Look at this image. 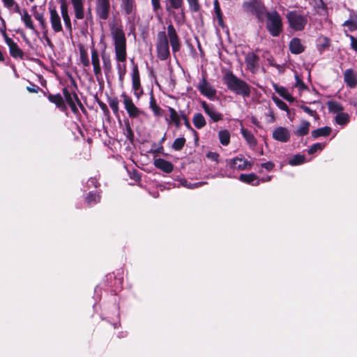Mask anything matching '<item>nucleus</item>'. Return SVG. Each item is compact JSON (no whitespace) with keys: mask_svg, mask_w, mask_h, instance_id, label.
Wrapping results in <instances>:
<instances>
[{"mask_svg":"<svg viewBox=\"0 0 357 357\" xmlns=\"http://www.w3.org/2000/svg\"><path fill=\"white\" fill-rule=\"evenodd\" d=\"M224 83L227 88L237 95L243 97H249L250 87L243 80L239 79L231 73H227L223 77Z\"/></svg>","mask_w":357,"mask_h":357,"instance_id":"1","label":"nucleus"},{"mask_svg":"<svg viewBox=\"0 0 357 357\" xmlns=\"http://www.w3.org/2000/svg\"><path fill=\"white\" fill-rule=\"evenodd\" d=\"M111 35L115 46L116 59L119 61H124L126 57V37L122 29L112 26Z\"/></svg>","mask_w":357,"mask_h":357,"instance_id":"2","label":"nucleus"},{"mask_svg":"<svg viewBox=\"0 0 357 357\" xmlns=\"http://www.w3.org/2000/svg\"><path fill=\"white\" fill-rule=\"evenodd\" d=\"M267 17L266 28L272 36H278L282 30V22L280 15L276 11L266 13Z\"/></svg>","mask_w":357,"mask_h":357,"instance_id":"3","label":"nucleus"},{"mask_svg":"<svg viewBox=\"0 0 357 357\" xmlns=\"http://www.w3.org/2000/svg\"><path fill=\"white\" fill-rule=\"evenodd\" d=\"M243 8L245 13L255 15L259 20H263L266 15L264 6L257 0L245 2Z\"/></svg>","mask_w":357,"mask_h":357,"instance_id":"4","label":"nucleus"},{"mask_svg":"<svg viewBox=\"0 0 357 357\" xmlns=\"http://www.w3.org/2000/svg\"><path fill=\"white\" fill-rule=\"evenodd\" d=\"M290 27L294 31H301L307 24L306 16L302 15L296 11H291L287 15Z\"/></svg>","mask_w":357,"mask_h":357,"instance_id":"5","label":"nucleus"},{"mask_svg":"<svg viewBox=\"0 0 357 357\" xmlns=\"http://www.w3.org/2000/svg\"><path fill=\"white\" fill-rule=\"evenodd\" d=\"M62 91L65 100L71 108V110L74 113H77L78 112L77 106L82 107V105L75 90L64 87Z\"/></svg>","mask_w":357,"mask_h":357,"instance_id":"6","label":"nucleus"},{"mask_svg":"<svg viewBox=\"0 0 357 357\" xmlns=\"http://www.w3.org/2000/svg\"><path fill=\"white\" fill-rule=\"evenodd\" d=\"M157 49L158 56L165 60L169 55V43L165 32L160 31L158 34Z\"/></svg>","mask_w":357,"mask_h":357,"instance_id":"7","label":"nucleus"},{"mask_svg":"<svg viewBox=\"0 0 357 357\" xmlns=\"http://www.w3.org/2000/svg\"><path fill=\"white\" fill-rule=\"evenodd\" d=\"M96 6L98 17L103 20L108 19L111 8L109 0H96Z\"/></svg>","mask_w":357,"mask_h":357,"instance_id":"8","label":"nucleus"},{"mask_svg":"<svg viewBox=\"0 0 357 357\" xmlns=\"http://www.w3.org/2000/svg\"><path fill=\"white\" fill-rule=\"evenodd\" d=\"M121 97L123 99V105L130 118H137L141 114V111L135 106L132 100L126 93H123Z\"/></svg>","mask_w":357,"mask_h":357,"instance_id":"9","label":"nucleus"},{"mask_svg":"<svg viewBox=\"0 0 357 357\" xmlns=\"http://www.w3.org/2000/svg\"><path fill=\"white\" fill-rule=\"evenodd\" d=\"M201 105L204 112L214 121L218 122L223 119V115L217 111L215 107L211 104L206 103L205 101L201 102Z\"/></svg>","mask_w":357,"mask_h":357,"instance_id":"10","label":"nucleus"},{"mask_svg":"<svg viewBox=\"0 0 357 357\" xmlns=\"http://www.w3.org/2000/svg\"><path fill=\"white\" fill-rule=\"evenodd\" d=\"M50 21L53 31L55 33L62 31L63 26L61 24V20L55 8H50Z\"/></svg>","mask_w":357,"mask_h":357,"instance_id":"11","label":"nucleus"},{"mask_svg":"<svg viewBox=\"0 0 357 357\" xmlns=\"http://www.w3.org/2000/svg\"><path fill=\"white\" fill-rule=\"evenodd\" d=\"M198 89L209 99H213L216 94V90L206 81L204 76L198 85Z\"/></svg>","mask_w":357,"mask_h":357,"instance_id":"12","label":"nucleus"},{"mask_svg":"<svg viewBox=\"0 0 357 357\" xmlns=\"http://www.w3.org/2000/svg\"><path fill=\"white\" fill-rule=\"evenodd\" d=\"M167 33L169 38L172 51L174 52L178 51L180 50L181 45L176 30L174 26L171 24L167 26Z\"/></svg>","mask_w":357,"mask_h":357,"instance_id":"13","label":"nucleus"},{"mask_svg":"<svg viewBox=\"0 0 357 357\" xmlns=\"http://www.w3.org/2000/svg\"><path fill=\"white\" fill-rule=\"evenodd\" d=\"M273 137L277 141L287 142L290 139V134L286 128L278 127L273 130Z\"/></svg>","mask_w":357,"mask_h":357,"instance_id":"14","label":"nucleus"},{"mask_svg":"<svg viewBox=\"0 0 357 357\" xmlns=\"http://www.w3.org/2000/svg\"><path fill=\"white\" fill-rule=\"evenodd\" d=\"M3 33H4L3 35H4L5 40H6V44L9 47L10 54L13 57L21 58L22 56L23 52L19 48L17 45L15 43H14V41L11 38H8L6 36V32L3 31Z\"/></svg>","mask_w":357,"mask_h":357,"instance_id":"15","label":"nucleus"},{"mask_svg":"<svg viewBox=\"0 0 357 357\" xmlns=\"http://www.w3.org/2000/svg\"><path fill=\"white\" fill-rule=\"evenodd\" d=\"M230 166L238 170H245L251 168L252 163L244 159L236 158L231 160Z\"/></svg>","mask_w":357,"mask_h":357,"instance_id":"16","label":"nucleus"},{"mask_svg":"<svg viewBox=\"0 0 357 357\" xmlns=\"http://www.w3.org/2000/svg\"><path fill=\"white\" fill-rule=\"evenodd\" d=\"M345 83L350 88H355L357 84V75L351 68H348L344 73Z\"/></svg>","mask_w":357,"mask_h":357,"instance_id":"17","label":"nucleus"},{"mask_svg":"<svg viewBox=\"0 0 357 357\" xmlns=\"http://www.w3.org/2000/svg\"><path fill=\"white\" fill-rule=\"evenodd\" d=\"M154 165L165 173H170L174 169L173 165L164 159L158 158L154 160Z\"/></svg>","mask_w":357,"mask_h":357,"instance_id":"18","label":"nucleus"},{"mask_svg":"<svg viewBox=\"0 0 357 357\" xmlns=\"http://www.w3.org/2000/svg\"><path fill=\"white\" fill-rule=\"evenodd\" d=\"M17 12L20 15L21 20L24 22L25 26L32 31H36L31 15L26 10L17 9Z\"/></svg>","mask_w":357,"mask_h":357,"instance_id":"19","label":"nucleus"},{"mask_svg":"<svg viewBox=\"0 0 357 357\" xmlns=\"http://www.w3.org/2000/svg\"><path fill=\"white\" fill-rule=\"evenodd\" d=\"M31 11L34 18L38 21V22L41 26V29L43 30H45L47 29V24L45 20L44 13L43 11H40L38 9L37 6H36V5L32 6Z\"/></svg>","mask_w":357,"mask_h":357,"instance_id":"20","label":"nucleus"},{"mask_svg":"<svg viewBox=\"0 0 357 357\" xmlns=\"http://www.w3.org/2000/svg\"><path fill=\"white\" fill-rule=\"evenodd\" d=\"M239 180L242 182L252 184L253 185H258L260 183V181L258 178V176L254 173L245 174H242L239 176Z\"/></svg>","mask_w":357,"mask_h":357,"instance_id":"21","label":"nucleus"},{"mask_svg":"<svg viewBox=\"0 0 357 357\" xmlns=\"http://www.w3.org/2000/svg\"><path fill=\"white\" fill-rule=\"evenodd\" d=\"M75 15L77 19L81 20L84 18V13L83 9V3L82 0H71Z\"/></svg>","mask_w":357,"mask_h":357,"instance_id":"22","label":"nucleus"},{"mask_svg":"<svg viewBox=\"0 0 357 357\" xmlns=\"http://www.w3.org/2000/svg\"><path fill=\"white\" fill-rule=\"evenodd\" d=\"M132 89L135 91V95L139 97L138 91L141 88L140 84V78H139V73L138 68H133L132 74Z\"/></svg>","mask_w":357,"mask_h":357,"instance_id":"23","label":"nucleus"},{"mask_svg":"<svg viewBox=\"0 0 357 357\" xmlns=\"http://www.w3.org/2000/svg\"><path fill=\"white\" fill-rule=\"evenodd\" d=\"M289 50L293 54H300L304 50V47L298 38H293L289 43Z\"/></svg>","mask_w":357,"mask_h":357,"instance_id":"24","label":"nucleus"},{"mask_svg":"<svg viewBox=\"0 0 357 357\" xmlns=\"http://www.w3.org/2000/svg\"><path fill=\"white\" fill-rule=\"evenodd\" d=\"M61 13L62 17L64 21V24L66 27L69 30L71 31L72 26H71V22L70 18L68 15V6L67 4L65 2H63L61 5Z\"/></svg>","mask_w":357,"mask_h":357,"instance_id":"25","label":"nucleus"},{"mask_svg":"<svg viewBox=\"0 0 357 357\" xmlns=\"http://www.w3.org/2000/svg\"><path fill=\"white\" fill-rule=\"evenodd\" d=\"M275 91L286 100L292 102L294 101V98L288 92V91L283 86H278L274 85Z\"/></svg>","mask_w":357,"mask_h":357,"instance_id":"26","label":"nucleus"},{"mask_svg":"<svg viewBox=\"0 0 357 357\" xmlns=\"http://www.w3.org/2000/svg\"><path fill=\"white\" fill-rule=\"evenodd\" d=\"M48 99L61 109L64 110L66 108L64 100L61 94L50 95Z\"/></svg>","mask_w":357,"mask_h":357,"instance_id":"27","label":"nucleus"},{"mask_svg":"<svg viewBox=\"0 0 357 357\" xmlns=\"http://www.w3.org/2000/svg\"><path fill=\"white\" fill-rule=\"evenodd\" d=\"M241 132L250 146L255 147L257 145V140L251 132L242 128Z\"/></svg>","mask_w":357,"mask_h":357,"instance_id":"28","label":"nucleus"},{"mask_svg":"<svg viewBox=\"0 0 357 357\" xmlns=\"http://www.w3.org/2000/svg\"><path fill=\"white\" fill-rule=\"evenodd\" d=\"M192 122L195 127L197 129L204 128L206 124V120L201 113H196L194 114Z\"/></svg>","mask_w":357,"mask_h":357,"instance_id":"29","label":"nucleus"},{"mask_svg":"<svg viewBox=\"0 0 357 357\" xmlns=\"http://www.w3.org/2000/svg\"><path fill=\"white\" fill-rule=\"evenodd\" d=\"M121 7L122 10L127 14L130 15L132 13L135 7L134 0H120Z\"/></svg>","mask_w":357,"mask_h":357,"instance_id":"30","label":"nucleus"},{"mask_svg":"<svg viewBox=\"0 0 357 357\" xmlns=\"http://www.w3.org/2000/svg\"><path fill=\"white\" fill-rule=\"evenodd\" d=\"M310 123L303 121L299 127L295 130V134L298 137L306 135L309 132Z\"/></svg>","mask_w":357,"mask_h":357,"instance_id":"31","label":"nucleus"},{"mask_svg":"<svg viewBox=\"0 0 357 357\" xmlns=\"http://www.w3.org/2000/svg\"><path fill=\"white\" fill-rule=\"evenodd\" d=\"M331 130V128L328 126H325L313 130L312 132V136L314 138H317L319 137H326L330 135Z\"/></svg>","mask_w":357,"mask_h":357,"instance_id":"32","label":"nucleus"},{"mask_svg":"<svg viewBox=\"0 0 357 357\" xmlns=\"http://www.w3.org/2000/svg\"><path fill=\"white\" fill-rule=\"evenodd\" d=\"M220 142L223 146H227L230 142V133L227 130H221L218 132Z\"/></svg>","mask_w":357,"mask_h":357,"instance_id":"33","label":"nucleus"},{"mask_svg":"<svg viewBox=\"0 0 357 357\" xmlns=\"http://www.w3.org/2000/svg\"><path fill=\"white\" fill-rule=\"evenodd\" d=\"M327 105L330 112L339 114L343 110L342 105L337 101L330 100L327 102Z\"/></svg>","mask_w":357,"mask_h":357,"instance_id":"34","label":"nucleus"},{"mask_svg":"<svg viewBox=\"0 0 357 357\" xmlns=\"http://www.w3.org/2000/svg\"><path fill=\"white\" fill-rule=\"evenodd\" d=\"M343 26H347L350 31H353L357 29V15H352L351 18L345 21Z\"/></svg>","mask_w":357,"mask_h":357,"instance_id":"35","label":"nucleus"},{"mask_svg":"<svg viewBox=\"0 0 357 357\" xmlns=\"http://www.w3.org/2000/svg\"><path fill=\"white\" fill-rule=\"evenodd\" d=\"M181 184L183 186L185 187V188H190V189H194V188H199V187H202L204 185H206L207 184V182L206 181H201V182H197V183H190V182H188V181L186 180H182L181 181Z\"/></svg>","mask_w":357,"mask_h":357,"instance_id":"36","label":"nucleus"},{"mask_svg":"<svg viewBox=\"0 0 357 357\" xmlns=\"http://www.w3.org/2000/svg\"><path fill=\"white\" fill-rule=\"evenodd\" d=\"M349 116L346 113L340 112L335 116V121L339 125H345L349 122Z\"/></svg>","mask_w":357,"mask_h":357,"instance_id":"37","label":"nucleus"},{"mask_svg":"<svg viewBox=\"0 0 357 357\" xmlns=\"http://www.w3.org/2000/svg\"><path fill=\"white\" fill-rule=\"evenodd\" d=\"M185 144V139L184 137L176 138L174 141L172 147L175 151H180L183 149Z\"/></svg>","mask_w":357,"mask_h":357,"instance_id":"38","label":"nucleus"},{"mask_svg":"<svg viewBox=\"0 0 357 357\" xmlns=\"http://www.w3.org/2000/svg\"><path fill=\"white\" fill-rule=\"evenodd\" d=\"M257 56L252 52L248 53L245 56V61L248 67H255L257 64Z\"/></svg>","mask_w":357,"mask_h":357,"instance_id":"39","label":"nucleus"},{"mask_svg":"<svg viewBox=\"0 0 357 357\" xmlns=\"http://www.w3.org/2000/svg\"><path fill=\"white\" fill-rule=\"evenodd\" d=\"M305 156L302 155H295L291 159L289 160V163L291 165H298L304 162Z\"/></svg>","mask_w":357,"mask_h":357,"instance_id":"40","label":"nucleus"},{"mask_svg":"<svg viewBox=\"0 0 357 357\" xmlns=\"http://www.w3.org/2000/svg\"><path fill=\"white\" fill-rule=\"evenodd\" d=\"M150 107L151 108L152 111L153 112V113L155 116H162V109L159 106H158L156 105L153 98H151V99Z\"/></svg>","mask_w":357,"mask_h":357,"instance_id":"41","label":"nucleus"},{"mask_svg":"<svg viewBox=\"0 0 357 357\" xmlns=\"http://www.w3.org/2000/svg\"><path fill=\"white\" fill-rule=\"evenodd\" d=\"M100 197L95 193L89 192L87 197L86 202L89 204H94L100 202Z\"/></svg>","mask_w":357,"mask_h":357,"instance_id":"42","label":"nucleus"},{"mask_svg":"<svg viewBox=\"0 0 357 357\" xmlns=\"http://www.w3.org/2000/svg\"><path fill=\"white\" fill-rule=\"evenodd\" d=\"M108 104L113 112L117 115L119 114V101L117 98H109Z\"/></svg>","mask_w":357,"mask_h":357,"instance_id":"43","label":"nucleus"},{"mask_svg":"<svg viewBox=\"0 0 357 357\" xmlns=\"http://www.w3.org/2000/svg\"><path fill=\"white\" fill-rule=\"evenodd\" d=\"M273 102L275 103V105L282 110H284V111H286V112H289V108H288V106L287 105V104L283 102L282 100H280V98H277V97H275L273 96Z\"/></svg>","mask_w":357,"mask_h":357,"instance_id":"44","label":"nucleus"},{"mask_svg":"<svg viewBox=\"0 0 357 357\" xmlns=\"http://www.w3.org/2000/svg\"><path fill=\"white\" fill-rule=\"evenodd\" d=\"M325 147V144L316 143L314 144L308 150L309 154H314L317 151H321Z\"/></svg>","mask_w":357,"mask_h":357,"instance_id":"45","label":"nucleus"},{"mask_svg":"<svg viewBox=\"0 0 357 357\" xmlns=\"http://www.w3.org/2000/svg\"><path fill=\"white\" fill-rule=\"evenodd\" d=\"M214 9L218 18V24L222 26L223 20L221 15L220 8L219 6L218 1H215L214 2Z\"/></svg>","mask_w":357,"mask_h":357,"instance_id":"46","label":"nucleus"},{"mask_svg":"<svg viewBox=\"0 0 357 357\" xmlns=\"http://www.w3.org/2000/svg\"><path fill=\"white\" fill-rule=\"evenodd\" d=\"M296 83L295 86L298 88L300 91H303L307 89L306 85L304 82L298 77L297 73L295 74Z\"/></svg>","mask_w":357,"mask_h":357,"instance_id":"47","label":"nucleus"},{"mask_svg":"<svg viewBox=\"0 0 357 357\" xmlns=\"http://www.w3.org/2000/svg\"><path fill=\"white\" fill-rule=\"evenodd\" d=\"M91 61L93 67H100L98 54L95 50H93L91 52Z\"/></svg>","mask_w":357,"mask_h":357,"instance_id":"48","label":"nucleus"},{"mask_svg":"<svg viewBox=\"0 0 357 357\" xmlns=\"http://www.w3.org/2000/svg\"><path fill=\"white\" fill-rule=\"evenodd\" d=\"M169 116L172 121H177L180 118L178 114L172 107H169Z\"/></svg>","mask_w":357,"mask_h":357,"instance_id":"49","label":"nucleus"},{"mask_svg":"<svg viewBox=\"0 0 357 357\" xmlns=\"http://www.w3.org/2000/svg\"><path fill=\"white\" fill-rule=\"evenodd\" d=\"M170 6L174 9L180 8L183 5V0H169Z\"/></svg>","mask_w":357,"mask_h":357,"instance_id":"50","label":"nucleus"},{"mask_svg":"<svg viewBox=\"0 0 357 357\" xmlns=\"http://www.w3.org/2000/svg\"><path fill=\"white\" fill-rule=\"evenodd\" d=\"M330 45V40L326 38H321L319 39V46L322 49H326Z\"/></svg>","mask_w":357,"mask_h":357,"instance_id":"51","label":"nucleus"},{"mask_svg":"<svg viewBox=\"0 0 357 357\" xmlns=\"http://www.w3.org/2000/svg\"><path fill=\"white\" fill-rule=\"evenodd\" d=\"M206 157L213 160V161H215V162H218V158H219V154L217 153L216 152H208L207 154H206Z\"/></svg>","mask_w":357,"mask_h":357,"instance_id":"52","label":"nucleus"},{"mask_svg":"<svg viewBox=\"0 0 357 357\" xmlns=\"http://www.w3.org/2000/svg\"><path fill=\"white\" fill-rule=\"evenodd\" d=\"M190 7L195 11H197L199 9V3L197 0H187Z\"/></svg>","mask_w":357,"mask_h":357,"instance_id":"53","label":"nucleus"},{"mask_svg":"<svg viewBox=\"0 0 357 357\" xmlns=\"http://www.w3.org/2000/svg\"><path fill=\"white\" fill-rule=\"evenodd\" d=\"M300 107L307 114L312 116H314L317 114L316 111L311 109L310 107L305 106V105H301Z\"/></svg>","mask_w":357,"mask_h":357,"instance_id":"54","label":"nucleus"},{"mask_svg":"<svg viewBox=\"0 0 357 357\" xmlns=\"http://www.w3.org/2000/svg\"><path fill=\"white\" fill-rule=\"evenodd\" d=\"M261 167L266 169L268 171H271L274 168L275 165L273 162L268 161V162L262 163L261 165Z\"/></svg>","mask_w":357,"mask_h":357,"instance_id":"55","label":"nucleus"},{"mask_svg":"<svg viewBox=\"0 0 357 357\" xmlns=\"http://www.w3.org/2000/svg\"><path fill=\"white\" fill-rule=\"evenodd\" d=\"M347 36L350 38L351 40V47L354 50H356L357 51V38H354L353 36L351 35H348L347 34Z\"/></svg>","mask_w":357,"mask_h":357,"instance_id":"56","label":"nucleus"},{"mask_svg":"<svg viewBox=\"0 0 357 357\" xmlns=\"http://www.w3.org/2000/svg\"><path fill=\"white\" fill-rule=\"evenodd\" d=\"M80 57H81V60H82L83 65L88 66L89 65V59H88L87 56L84 52H83V51L80 52Z\"/></svg>","mask_w":357,"mask_h":357,"instance_id":"57","label":"nucleus"},{"mask_svg":"<svg viewBox=\"0 0 357 357\" xmlns=\"http://www.w3.org/2000/svg\"><path fill=\"white\" fill-rule=\"evenodd\" d=\"M87 185L89 187H95V188H97L98 187V180L96 178H90L89 179V181H87Z\"/></svg>","mask_w":357,"mask_h":357,"instance_id":"58","label":"nucleus"},{"mask_svg":"<svg viewBox=\"0 0 357 357\" xmlns=\"http://www.w3.org/2000/svg\"><path fill=\"white\" fill-rule=\"evenodd\" d=\"M26 89L31 93H38L40 90V87L35 84H31L26 87Z\"/></svg>","mask_w":357,"mask_h":357,"instance_id":"59","label":"nucleus"},{"mask_svg":"<svg viewBox=\"0 0 357 357\" xmlns=\"http://www.w3.org/2000/svg\"><path fill=\"white\" fill-rule=\"evenodd\" d=\"M126 135L128 139H131L133 137V132L132 130L129 125L126 126Z\"/></svg>","mask_w":357,"mask_h":357,"instance_id":"60","label":"nucleus"},{"mask_svg":"<svg viewBox=\"0 0 357 357\" xmlns=\"http://www.w3.org/2000/svg\"><path fill=\"white\" fill-rule=\"evenodd\" d=\"M151 3L154 10H157L160 8V0H151Z\"/></svg>","mask_w":357,"mask_h":357,"instance_id":"61","label":"nucleus"},{"mask_svg":"<svg viewBox=\"0 0 357 357\" xmlns=\"http://www.w3.org/2000/svg\"><path fill=\"white\" fill-rule=\"evenodd\" d=\"M2 1L3 2L4 6L8 8H11L15 3L14 0H2Z\"/></svg>","mask_w":357,"mask_h":357,"instance_id":"62","label":"nucleus"},{"mask_svg":"<svg viewBox=\"0 0 357 357\" xmlns=\"http://www.w3.org/2000/svg\"><path fill=\"white\" fill-rule=\"evenodd\" d=\"M126 73V68H119V75L120 80L123 79V77Z\"/></svg>","mask_w":357,"mask_h":357,"instance_id":"63","label":"nucleus"},{"mask_svg":"<svg viewBox=\"0 0 357 357\" xmlns=\"http://www.w3.org/2000/svg\"><path fill=\"white\" fill-rule=\"evenodd\" d=\"M132 178H134L135 181L140 180V176L137 172H133V176Z\"/></svg>","mask_w":357,"mask_h":357,"instance_id":"64","label":"nucleus"}]
</instances>
